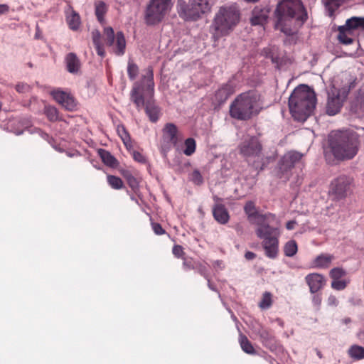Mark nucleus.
<instances>
[{"instance_id":"nucleus-1","label":"nucleus","mask_w":364,"mask_h":364,"mask_svg":"<svg viewBox=\"0 0 364 364\" xmlns=\"http://www.w3.org/2000/svg\"><path fill=\"white\" fill-rule=\"evenodd\" d=\"M275 17V28L290 36L296 30L291 27L292 21L294 20L301 26L307 19V12L300 0H285L278 4Z\"/></svg>"},{"instance_id":"nucleus-2","label":"nucleus","mask_w":364,"mask_h":364,"mask_svg":"<svg viewBox=\"0 0 364 364\" xmlns=\"http://www.w3.org/2000/svg\"><path fill=\"white\" fill-rule=\"evenodd\" d=\"M316 104L315 92L306 85L296 87L289 98V111L297 121H305L313 113Z\"/></svg>"},{"instance_id":"nucleus-3","label":"nucleus","mask_w":364,"mask_h":364,"mask_svg":"<svg viewBox=\"0 0 364 364\" xmlns=\"http://www.w3.org/2000/svg\"><path fill=\"white\" fill-rule=\"evenodd\" d=\"M262 109L260 95L254 91L239 95L230 105L231 117L246 121L259 114Z\"/></svg>"},{"instance_id":"nucleus-4","label":"nucleus","mask_w":364,"mask_h":364,"mask_svg":"<svg viewBox=\"0 0 364 364\" xmlns=\"http://www.w3.org/2000/svg\"><path fill=\"white\" fill-rule=\"evenodd\" d=\"M330 146L336 159L339 160L351 159L358 151V136L348 131L338 132L332 136Z\"/></svg>"},{"instance_id":"nucleus-5","label":"nucleus","mask_w":364,"mask_h":364,"mask_svg":"<svg viewBox=\"0 0 364 364\" xmlns=\"http://www.w3.org/2000/svg\"><path fill=\"white\" fill-rule=\"evenodd\" d=\"M240 20V13L235 5L221 7L215 14L212 28L213 38L215 41L220 37L228 35Z\"/></svg>"},{"instance_id":"nucleus-6","label":"nucleus","mask_w":364,"mask_h":364,"mask_svg":"<svg viewBox=\"0 0 364 364\" xmlns=\"http://www.w3.org/2000/svg\"><path fill=\"white\" fill-rule=\"evenodd\" d=\"M154 92V74L151 68H148L142 75L141 82H135L131 91V100L140 110L144 106V95L153 97Z\"/></svg>"},{"instance_id":"nucleus-7","label":"nucleus","mask_w":364,"mask_h":364,"mask_svg":"<svg viewBox=\"0 0 364 364\" xmlns=\"http://www.w3.org/2000/svg\"><path fill=\"white\" fill-rule=\"evenodd\" d=\"M177 9L180 17L186 21H195L202 14L209 11L210 6L208 0H190L188 4L183 0H178Z\"/></svg>"},{"instance_id":"nucleus-8","label":"nucleus","mask_w":364,"mask_h":364,"mask_svg":"<svg viewBox=\"0 0 364 364\" xmlns=\"http://www.w3.org/2000/svg\"><path fill=\"white\" fill-rule=\"evenodd\" d=\"M171 6V0H151L145 11V23L151 26L161 22Z\"/></svg>"},{"instance_id":"nucleus-9","label":"nucleus","mask_w":364,"mask_h":364,"mask_svg":"<svg viewBox=\"0 0 364 364\" xmlns=\"http://www.w3.org/2000/svg\"><path fill=\"white\" fill-rule=\"evenodd\" d=\"M275 219V215L271 213L257 215L255 223L257 228L255 230L257 236L262 241L268 240H279L280 231L278 228L270 225L272 221Z\"/></svg>"},{"instance_id":"nucleus-10","label":"nucleus","mask_w":364,"mask_h":364,"mask_svg":"<svg viewBox=\"0 0 364 364\" xmlns=\"http://www.w3.org/2000/svg\"><path fill=\"white\" fill-rule=\"evenodd\" d=\"M348 85H346L341 92H337L333 89L328 90V100L326 103V113L328 115L333 116L338 113L343 106V103L348 96Z\"/></svg>"},{"instance_id":"nucleus-11","label":"nucleus","mask_w":364,"mask_h":364,"mask_svg":"<svg viewBox=\"0 0 364 364\" xmlns=\"http://www.w3.org/2000/svg\"><path fill=\"white\" fill-rule=\"evenodd\" d=\"M104 36L106 43L112 48L113 52L117 55H122L125 52L126 41L122 32H117L114 35L112 27H106L104 29Z\"/></svg>"},{"instance_id":"nucleus-12","label":"nucleus","mask_w":364,"mask_h":364,"mask_svg":"<svg viewBox=\"0 0 364 364\" xmlns=\"http://www.w3.org/2000/svg\"><path fill=\"white\" fill-rule=\"evenodd\" d=\"M351 178L341 176L334 179L328 191L329 196L333 200H340L345 198L350 189Z\"/></svg>"},{"instance_id":"nucleus-13","label":"nucleus","mask_w":364,"mask_h":364,"mask_svg":"<svg viewBox=\"0 0 364 364\" xmlns=\"http://www.w3.org/2000/svg\"><path fill=\"white\" fill-rule=\"evenodd\" d=\"M302 156L301 153L295 151L286 153L279 162L278 176L281 178H288V172L301 159Z\"/></svg>"},{"instance_id":"nucleus-14","label":"nucleus","mask_w":364,"mask_h":364,"mask_svg":"<svg viewBox=\"0 0 364 364\" xmlns=\"http://www.w3.org/2000/svg\"><path fill=\"white\" fill-rule=\"evenodd\" d=\"M240 153L248 160L250 158L259 157L262 146L255 136H247L240 144Z\"/></svg>"},{"instance_id":"nucleus-15","label":"nucleus","mask_w":364,"mask_h":364,"mask_svg":"<svg viewBox=\"0 0 364 364\" xmlns=\"http://www.w3.org/2000/svg\"><path fill=\"white\" fill-rule=\"evenodd\" d=\"M163 136L164 139L171 142L177 151H181L183 136L178 132L177 127L173 123H167L163 129Z\"/></svg>"},{"instance_id":"nucleus-16","label":"nucleus","mask_w":364,"mask_h":364,"mask_svg":"<svg viewBox=\"0 0 364 364\" xmlns=\"http://www.w3.org/2000/svg\"><path fill=\"white\" fill-rule=\"evenodd\" d=\"M355 80V78L349 73L343 72L333 77L329 89H333L337 92H341L343 88L348 85V93L350 90L354 87Z\"/></svg>"},{"instance_id":"nucleus-17","label":"nucleus","mask_w":364,"mask_h":364,"mask_svg":"<svg viewBox=\"0 0 364 364\" xmlns=\"http://www.w3.org/2000/svg\"><path fill=\"white\" fill-rule=\"evenodd\" d=\"M305 280L309 287L310 291L313 294L321 289L326 284L324 277L318 273H311L306 276Z\"/></svg>"},{"instance_id":"nucleus-18","label":"nucleus","mask_w":364,"mask_h":364,"mask_svg":"<svg viewBox=\"0 0 364 364\" xmlns=\"http://www.w3.org/2000/svg\"><path fill=\"white\" fill-rule=\"evenodd\" d=\"M338 39L341 43L350 45L353 43L355 31L350 26H348V19L344 25L338 26Z\"/></svg>"},{"instance_id":"nucleus-19","label":"nucleus","mask_w":364,"mask_h":364,"mask_svg":"<svg viewBox=\"0 0 364 364\" xmlns=\"http://www.w3.org/2000/svg\"><path fill=\"white\" fill-rule=\"evenodd\" d=\"M269 11L266 8L256 6L252 12L250 22L254 26H264L268 18Z\"/></svg>"},{"instance_id":"nucleus-20","label":"nucleus","mask_w":364,"mask_h":364,"mask_svg":"<svg viewBox=\"0 0 364 364\" xmlns=\"http://www.w3.org/2000/svg\"><path fill=\"white\" fill-rule=\"evenodd\" d=\"M213 215L215 220L222 225L226 224L230 219V215L227 209L220 203H217L213 206Z\"/></svg>"},{"instance_id":"nucleus-21","label":"nucleus","mask_w":364,"mask_h":364,"mask_svg":"<svg viewBox=\"0 0 364 364\" xmlns=\"http://www.w3.org/2000/svg\"><path fill=\"white\" fill-rule=\"evenodd\" d=\"M265 255L270 259H275L279 252V240L272 239L262 242Z\"/></svg>"},{"instance_id":"nucleus-22","label":"nucleus","mask_w":364,"mask_h":364,"mask_svg":"<svg viewBox=\"0 0 364 364\" xmlns=\"http://www.w3.org/2000/svg\"><path fill=\"white\" fill-rule=\"evenodd\" d=\"M66 21L70 29L76 31L79 28L80 25V15L71 7H69L66 11Z\"/></svg>"},{"instance_id":"nucleus-23","label":"nucleus","mask_w":364,"mask_h":364,"mask_svg":"<svg viewBox=\"0 0 364 364\" xmlns=\"http://www.w3.org/2000/svg\"><path fill=\"white\" fill-rule=\"evenodd\" d=\"M67 69L70 73H76L80 68V62L77 55L73 53L67 55L66 58Z\"/></svg>"},{"instance_id":"nucleus-24","label":"nucleus","mask_w":364,"mask_h":364,"mask_svg":"<svg viewBox=\"0 0 364 364\" xmlns=\"http://www.w3.org/2000/svg\"><path fill=\"white\" fill-rule=\"evenodd\" d=\"M145 111L152 122H156L159 119V109L153 102L148 100L146 102Z\"/></svg>"},{"instance_id":"nucleus-25","label":"nucleus","mask_w":364,"mask_h":364,"mask_svg":"<svg viewBox=\"0 0 364 364\" xmlns=\"http://www.w3.org/2000/svg\"><path fill=\"white\" fill-rule=\"evenodd\" d=\"M333 256L328 254H321L317 256L313 264L316 268H326L332 262Z\"/></svg>"},{"instance_id":"nucleus-26","label":"nucleus","mask_w":364,"mask_h":364,"mask_svg":"<svg viewBox=\"0 0 364 364\" xmlns=\"http://www.w3.org/2000/svg\"><path fill=\"white\" fill-rule=\"evenodd\" d=\"M239 343H240L242 350L245 353L250 354V355L256 354V350H255L252 344L250 343V341L248 340V338L245 336L242 335V333L240 334Z\"/></svg>"},{"instance_id":"nucleus-27","label":"nucleus","mask_w":364,"mask_h":364,"mask_svg":"<svg viewBox=\"0 0 364 364\" xmlns=\"http://www.w3.org/2000/svg\"><path fill=\"white\" fill-rule=\"evenodd\" d=\"M349 356L355 360L364 359V348L358 345H353L348 350Z\"/></svg>"},{"instance_id":"nucleus-28","label":"nucleus","mask_w":364,"mask_h":364,"mask_svg":"<svg viewBox=\"0 0 364 364\" xmlns=\"http://www.w3.org/2000/svg\"><path fill=\"white\" fill-rule=\"evenodd\" d=\"M184 149H182L181 148L180 153H183L186 156H190L193 155L196 149V143L194 139L193 138H188L185 140L183 143Z\"/></svg>"},{"instance_id":"nucleus-29","label":"nucleus","mask_w":364,"mask_h":364,"mask_svg":"<svg viewBox=\"0 0 364 364\" xmlns=\"http://www.w3.org/2000/svg\"><path fill=\"white\" fill-rule=\"evenodd\" d=\"M348 26L355 31L364 32V17L353 16L348 19Z\"/></svg>"},{"instance_id":"nucleus-30","label":"nucleus","mask_w":364,"mask_h":364,"mask_svg":"<svg viewBox=\"0 0 364 364\" xmlns=\"http://www.w3.org/2000/svg\"><path fill=\"white\" fill-rule=\"evenodd\" d=\"M100 156L102 160V161L107 166L111 167H114L117 161L116 159L107 151L104 149H100L99 151Z\"/></svg>"},{"instance_id":"nucleus-31","label":"nucleus","mask_w":364,"mask_h":364,"mask_svg":"<svg viewBox=\"0 0 364 364\" xmlns=\"http://www.w3.org/2000/svg\"><path fill=\"white\" fill-rule=\"evenodd\" d=\"M297 244L294 240L288 241L284 247V252L287 257H293L297 252Z\"/></svg>"},{"instance_id":"nucleus-32","label":"nucleus","mask_w":364,"mask_h":364,"mask_svg":"<svg viewBox=\"0 0 364 364\" xmlns=\"http://www.w3.org/2000/svg\"><path fill=\"white\" fill-rule=\"evenodd\" d=\"M106 11L107 6L103 1H99L95 4V14L99 21H103V16Z\"/></svg>"},{"instance_id":"nucleus-33","label":"nucleus","mask_w":364,"mask_h":364,"mask_svg":"<svg viewBox=\"0 0 364 364\" xmlns=\"http://www.w3.org/2000/svg\"><path fill=\"white\" fill-rule=\"evenodd\" d=\"M272 304V294L269 292H264L262 296V299L259 304V306L262 309H269Z\"/></svg>"},{"instance_id":"nucleus-34","label":"nucleus","mask_w":364,"mask_h":364,"mask_svg":"<svg viewBox=\"0 0 364 364\" xmlns=\"http://www.w3.org/2000/svg\"><path fill=\"white\" fill-rule=\"evenodd\" d=\"M117 132L124 145L127 147L131 146L130 136L125 128L123 126H119L117 128Z\"/></svg>"},{"instance_id":"nucleus-35","label":"nucleus","mask_w":364,"mask_h":364,"mask_svg":"<svg viewBox=\"0 0 364 364\" xmlns=\"http://www.w3.org/2000/svg\"><path fill=\"white\" fill-rule=\"evenodd\" d=\"M189 180L197 186H200L203 183V178L198 169L193 170V172L190 173Z\"/></svg>"},{"instance_id":"nucleus-36","label":"nucleus","mask_w":364,"mask_h":364,"mask_svg":"<svg viewBox=\"0 0 364 364\" xmlns=\"http://www.w3.org/2000/svg\"><path fill=\"white\" fill-rule=\"evenodd\" d=\"M107 182L109 185L114 189H120L123 186V182L119 177L109 175L107 176Z\"/></svg>"},{"instance_id":"nucleus-37","label":"nucleus","mask_w":364,"mask_h":364,"mask_svg":"<svg viewBox=\"0 0 364 364\" xmlns=\"http://www.w3.org/2000/svg\"><path fill=\"white\" fill-rule=\"evenodd\" d=\"M127 73L130 80H134L139 73V68L138 66L133 63L132 60L128 62L127 66Z\"/></svg>"},{"instance_id":"nucleus-38","label":"nucleus","mask_w":364,"mask_h":364,"mask_svg":"<svg viewBox=\"0 0 364 364\" xmlns=\"http://www.w3.org/2000/svg\"><path fill=\"white\" fill-rule=\"evenodd\" d=\"M61 106L67 110L73 111L76 109L77 104L74 98L70 95H68L67 97L65 99Z\"/></svg>"},{"instance_id":"nucleus-39","label":"nucleus","mask_w":364,"mask_h":364,"mask_svg":"<svg viewBox=\"0 0 364 364\" xmlns=\"http://www.w3.org/2000/svg\"><path fill=\"white\" fill-rule=\"evenodd\" d=\"M349 281L346 279H336L333 280L331 282V287L337 291L343 290L348 284Z\"/></svg>"},{"instance_id":"nucleus-40","label":"nucleus","mask_w":364,"mask_h":364,"mask_svg":"<svg viewBox=\"0 0 364 364\" xmlns=\"http://www.w3.org/2000/svg\"><path fill=\"white\" fill-rule=\"evenodd\" d=\"M52 96L53 97L54 100L59 103L60 105L63 103L65 99L68 95V93L61 91V90H54L52 92Z\"/></svg>"},{"instance_id":"nucleus-41","label":"nucleus","mask_w":364,"mask_h":364,"mask_svg":"<svg viewBox=\"0 0 364 364\" xmlns=\"http://www.w3.org/2000/svg\"><path fill=\"white\" fill-rule=\"evenodd\" d=\"M124 176L126 178L129 186L133 190H135L139 187V183L136 178L134 176H133L129 171H126L124 173Z\"/></svg>"},{"instance_id":"nucleus-42","label":"nucleus","mask_w":364,"mask_h":364,"mask_svg":"<svg viewBox=\"0 0 364 364\" xmlns=\"http://www.w3.org/2000/svg\"><path fill=\"white\" fill-rule=\"evenodd\" d=\"M45 113L50 121H55L58 119V111L53 107H47L45 109Z\"/></svg>"},{"instance_id":"nucleus-43","label":"nucleus","mask_w":364,"mask_h":364,"mask_svg":"<svg viewBox=\"0 0 364 364\" xmlns=\"http://www.w3.org/2000/svg\"><path fill=\"white\" fill-rule=\"evenodd\" d=\"M346 275V272L341 268H333L330 271V277L333 280L340 279Z\"/></svg>"},{"instance_id":"nucleus-44","label":"nucleus","mask_w":364,"mask_h":364,"mask_svg":"<svg viewBox=\"0 0 364 364\" xmlns=\"http://www.w3.org/2000/svg\"><path fill=\"white\" fill-rule=\"evenodd\" d=\"M244 210L249 217L255 216L256 218V216L258 215L256 213L255 204L252 201H249L245 204Z\"/></svg>"},{"instance_id":"nucleus-45","label":"nucleus","mask_w":364,"mask_h":364,"mask_svg":"<svg viewBox=\"0 0 364 364\" xmlns=\"http://www.w3.org/2000/svg\"><path fill=\"white\" fill-rule=\"evenodd\" d=\"M31 87L29 85L23 82L18 83L16 85V90L19 93L28 92Z\"/></svg>"},{"instance_id":"nucleus-46","label":"nucleus","mask_w":364,"mask_h":364,"mask_svg":"<svg viewBox=\"0 0 364 364\" xmlns=\"http://www.w3.org/2000/svg\"><path fill=\"white\" fill-rule=\"evenodd\" d=\"M92 38L94 45L102 44L101 43V34L100 32L97 30H94L92 31Z\"/></svg>"},{"instance_id":"nucleus-47","label":"nucleus","mask_w":364,"mask_h":364,"mask_svg":"<svg viewBox=\"0 0 364 364\" xmlns=\"http://www.w3.org/2000/svg\"><path fill=\"white\" fill-rule=\"evenodd\" d=\"M152 228L156 235H162L165 232L161 225L159 223H152Z\"/></svg>"},{"instance_id":"nucleus-48","label":"nucleus","mask_w":364,"mask_h":364,"mask_svg":"<svg viewBox=\"0 0 364 364\" xmlns=\"http://www.w3.org/2000/svg\"><path fill=\"white\" fill-rule=\"evenodd\" d=\"M173 254L177 257H181L183 254V247L181 245L173 246Z\"/></svg>"},{"instance_id":"nucleus-49","label":"nucleus","mask_w":364,"mask_h":364,"mask_svg":"<svg viewBox=\"0 0 364 364\" xmlns=\"http://www.w3.org/2000/svg\"><path fill=\"white\" fill-rule=\"evenodd\" d=\"M328 304L331 306H336L338 304L337 298L333 295H330L328 298Z\"/></svg>"},{"instance_id":"nucleus-50","label":"nucleus","mask_w":364,"mask_h":364,"mask_svg":"<svg viewBox=\"0 0 364 364\" xmlns=\"http://www.w3.org/2000/svg\"><path fill=\"white\" fill-rule=\"evenodd\" d=\"M133 158L134 159L135 161H138V162H144L145 161V158L144 156L139 152L138 151H134L133 152Z\"/></svg>"},{"instance_id":"nucleus-51","label":"nucleus","mask_w":364,"mask_h":364,"mask_svg":"<svg viewBox=\"0 0 364 364\" xmlns=\"http://www.w3.org/2000/svg\"><path fill=\"white\" fill-rule=\"evenodd\" d=\"M95 49H96V51H97V53L100 56V57H104L105 55V52L104 50V48L102 47V44H97V45H95Z\"/></svg>"},{"instance_id":"nucleus-52","label":"nucleus","mask_w":364,"mask_h":364,"mask_svg":"<svg viewBox=\"0 0 364 364\" xmlns=\"http://www.w3.org/2000/svg\"><path fill=\"white\" fill-rule=\"evenodd\" d=\"M198 269V272L203 275L205 279H208V277L206 275V268L205 266L200 264L198 267H196Z\"/></svg>"},{"instance_id":"nucleus-53","label":"nucleus","mask_w":364,"mask_h":364,"mask_svg":"<svg viewBox=\"0 0 364 364\" xmlns=\"http://www.w3.org/2000/svg\"><path fill=\"white\" fill-rule=\"evenodd\" d=\"M228 85H225L218 90V94L223 93V95H225V98H227L230 94V92L228 90Z\"/></svg>"},{"instance_id":"nucleus-54","label":"nucleus","mask_w":364,"mask_h":364,"mask_svg":"<svg viewBox=\"0 0 364 364\" xmlns=\"http://www.w3.org/2000/svg\"><path fill=\"white\" fill-rule=\"evenodd\" d=\"M312 301L315 306H319L321 303V298L319 295H314Z\"/></svg>"},{"instance_id":"nucleus-55","label":"nucleus","mask_w":364,"mask_h":364,"mask_svg":"<svg viewBox=\"0 0 364 364\" xmlns=\"http://www.w3.org/2000/svg\"><path fill=\"white\" fill-rule=\"evenodd\" d=\"M9 10V6L7 4H0V15L6 14Z\"/></svg>"},{"instance_id":"nucleus-56","label":"nucleus","mask_w":364,"mask_h":364,"mask_svg":"<svg viewBox=\"0 0 364 364\" xmlns=\"http://www.w3.org/2000/svg\"><path fill=\"white\" fill-rule=\"evenodd\" d=\"M296 222L295 220H290L286 224V228L289 230L294 229Z\"/></svg>"},{"instance_id":"nucleus-57","label":"nucleus","mask_w":364,"mask_h":364,"mask_svg":"<svg viewBox=\"0 0 364 364\" xmlns=\"http://www.w3.org/2000/svg\"><path fill=\"white\" fill-rule=\"evenodd\" d=\"M213 267L215 268L218 267V268H219L220 269L224 268V265H223V262L220 261V260L215 261L214 263H213Z\"/></svg>"},{"instance_id":"nucleus-58","label":"nucleus","mask_w":364,"mask_h":364,"mask_svg":"<svg viewBox=\"0 0 364 364\" xmlns=\"http://www.w3.org/2000/svg\"><path fill=\"white\" fill-rule=\"evenodd\" d=\"M245 256L247 259H252L255 257V254L252 252H247Z\"/></svg>"},{"instance_id":"nucleus-59","label":"nucleus","mask_w":364,"mask_h":364,"mask_svg":"<svg viewBox=\"0 0 364 364\" xmlns=\"http://www.w3.org/2000/svg\"><path fill=\"white\" fill-rule=\"evenodd\" d=\"M206 279L208 280V287H209L211 290H213V291H216V289L215 288V287H214L213 285H212V284H211V283H210V282L209 279L208 278V279Z\"/></svg>"},{"instance_id":"nucleus-60","label":"nucleus","mask_w":364,"mask_h":364,"mask_svg":"<svg viewBox=\"0 0 364 364\" xmlns=\"http://www.w3.org/2000/svg\"><path fill=\"white\" fill-rule=\"evenodd\" d=\"M183 265L187 267L188 269L195 268L194 267H191V265L186 261L183 262Z\"/></svg>"},{"instance_id":"nucleus-61","label":"nucleus","mask_w":364,"mask_h":364,"mask_svg":"<svg viewBox=\"0 0 364 364\" xmlns=\"http://www.w3.org/2000/svg\"><path fill=\"white\" fill-rule=\"evenodd\" d=\"M343 322L346 324L350 322V319L349 318H345L343 320Z\"/></svg>"},{"instance_id":"nucleus-62","label":"nucleus","mask_w":364,"mask_h":364,"mask_svg":"<svg viewBox=\"0 0 364 364\" xmlns=\"http://www.w3.org/2000/svg\"><path fill=\"white\" fill-rule=\"evenodd\" d=\"M30 124V122L28 121L26 122L25 124H23V125L27 128Z\"/></svg>"},{"instance_id":"nucleus-63","label":"nucleus","mask_w":364,"mask_h":364,"mask_svg":"<svg viewBox=\"0 0 364 364\" xmlns=\"http://www.w3.org/2000/svg\"><path fill=\"white\" fill-rule=\"evenodd\" d=\"M23 133V131H21V132H18L16 133V135H20Z\"/></svg>"},{"instance_id":"nucleus-64","label":"nucleus","mask_w":364,"mask_h":364,"mask_svg":"<svg viewBox=\"0 0 364 364\" xmlns=\"http://www.w3.org/2000/svg\"><path fill=\"white\" fill-rule=\"evenodd\" d=\"M317 355L319 356V358H321V353H320V352H318V353H317Z\"/></svg>"}]
</instances>
